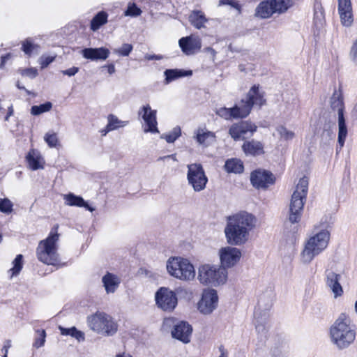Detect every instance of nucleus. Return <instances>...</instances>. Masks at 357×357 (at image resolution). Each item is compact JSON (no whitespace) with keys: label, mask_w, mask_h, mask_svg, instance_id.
Segmentation results:
<instances>
[{"label":"nucleus","mask_w":357,"mask_h":357,"mask_svg":"<svg viewBox=\"0 0 357 357\" xmlns=\"http://www.w3.org/2000/svg\"><path fill=\"white\" fill-rule=\"evenodd\" d=\"M257 218L245 211H241L227 217L225 234L231 245H244L249 239L250 233L257 226Z\"/></svg>","instance_id":"nucleus-1"},{"label":"nucleus","mask_w":357,"mask_h":357,"mask_svg":"<svg viewBox=\"0 0 357 357\" xmlns=\"http://www.w3.org/2000/svg\"><path fill=\"white\" fill-rule=\"evenodd\" d=\"M308 190V180H299L291 196L288 218L284 222V233L289 238H294L300 222Z\"/></svg>","instance_id":"nucleus-2"},{"label":"nucleus","mask_w":357,"mask_h":357,"mask_svg":"<svg viewBox=\"0 0 357 357\" xmlns=\"http://www.w3.org/2000/svg\"><path fill=\"white\" fill-rule=\"evenodd\" d=\"M266 102L264 92L259 90V86L254 85L248 92L245 98L231 108L221 107L217 114L226 120L231 119H243L247 117L254 105L261 107Z\"/></svg>","instance_id":"nucleus-3"},{"label":"nucleus","mask_w":357,"mask_h":357,"mask_svg":"<svg viewBox=\"0 0 357 357\" xmlns=\"http://www.w3.org/2000/svg\"><path fill=\"white\" fill-rule=\"evenodd\" d=\"M348 315L342 313L331 326L330 335L332 342L340 349L347 348L356 338V331L350 326Z\"/></svg>","instance_id":"nucleus-4"},{"label":"nucleus","mask_w":357,"mask_h":357,"mask_svg":"<svg viewBox=\"0 0 357 357\" xmlns=\"http://www.w3.org/2000/svg\"><path fill=\"white\" fill-rule=\"evenodd\" d=\"M58 227V225H55L52 229L47 238L40 241L36 250L38 260L48 265L57 266L59 264L56 245L59 238V234L57 232Z\"/></svg>","instance_id":"nucleus-5"},{"label":"nucleus","mask_w":357,"mask_h":357,"mask_svg":"<svg viewBox=\"0 0 357 357\" xmlns=\"http://www.w3.org/2000/svg\"><path fill=\"white\" fill-rule=\"evenodd\" d=\"M330 233L327 230H321L310 237L304 243L301 253V261L303 264H309L317 256L326 250L328 245Z\"/></svg>","instance_id":"nucleus-6"},{"label":"nucleus","mask_w":357,"mask_h":357,"mask_svg":"<svg viewBox=\"0 0 357 357\" xmlns=\"http://www.w3.org/2000/svg\"><path fill=\"white\" fill-rule=\"evenodd\" d=\"M331 109L337 114L338 137L337 143L341 149L344 144L348 134L347 126L344 117L345 106L343 95L341 91L335 90L330 99Z\"/></svg>","instance_id":"nucleus-7"},{"label":"nucleus","mask_w":357,"mask_h":357,"mask_svg":"<svg viewBox=\"0 0 357 357\" xmlns=\"http://www.w3.org/2000/svg\"><path fill=\"white\" fill-rule=\"evenodd\" d=\"M88 324L91 330L107 336L114 335L118 330L117 323L105 312H97L89 317Z\"/></svg>","instance_id":"nucleus-8"},{"label":"nucleus","mask_w":357,"mask_h":357,"mask_svg":"<svg viewBox=\"0 0 357 357\" xmlns=\"http://www.w3.org/2000/svg\"><path fill=\"white\" fill-rule=\"evenodd\" d=\"M167 270L172 276L182 280H190L195 276L192 264L180 257H170L167 261Z\"/></svg>","instance_id":"nucleus-9"},{"label":"nucleus","mask_w":357,"mask_h":357,"mask_svg":"<svg viewBox=\"0 0 357 357\" xmlns=\"http://www.w3.org/2000/svg\"><path fill=\"white\" fill-rule=\"evenodd\" d=\"M227 271L215 265L204 264L199 268L198 278L202 284L219 285L226 282Z\"/></svg>","instance_id":"nucleus-10"},{"label":"nucleus","mask_w":357,"mask_h":357,"mask_svg":"<svg viewBox=\"0 0 357 357\" xmlns=\"http://www.w3.org/2000/svg\"><path fill=\"white\" fill-rule=\"evenodd\" d=\"M156 305L166 312H172L176 307L178 299L174 291L167 287H160L155 294Z\"/></svg>","instance_id":"nucleus-11"},{"label":"nucleus","mask_w":357,"mask_h":357,"mask_svg":"<svg viewBox=\"0 0 357 357\" xmlns=\"http://www.w3.org/2000/svg\"><path fill=\"white\" fill-rule=\"evenodd\" d=\"M220 268L226 270L235 266L241 257V252L238 248L227 246L220 250Z\"/></svg>","instance_id":"nucleus-12"},{"label":"nucleus","mask_w":357,"mask_h":357,"mask_svg":"<svg viewBox=\"0 0 357 357\" xmlns=\"http://www.w3.org/2000/svg\"><path fill=\"white\" fill-rule=\"evenodd\" d=\"M257 128V127L254 123L250 121H243L232 124L229 129V134L234 140L238 141L243 139L248 133L252 135Z\"/></svg>","instance_id":"nucleus-13"},{"label":"nucleus","mask_w":357,"mask_h":357,"mask_svg":"<svg viewBox=\"0 0 357 357\" xmlns=\"http://www.w3.org/2000/svg\"><path fill=\"white\" fill-rule=\"evenodd\" d=\"M218 296L215 289L205 290L198 303V310L202 314H209L217 307Z\"/></svg>","instance_id":"nucleus-14"},{"label":"nucleus","mask_w":357,"mask_h":357,"mask_svg":"<svg viewBox=\"0 0 357 357\" xmlns=\"http://www.w3.org/2000/svg\"><path fill=\"white\" fill-rule=\"evenodd\" d=\"M156 110L151 109L149 105L143 106L139 112V115H142L143 120L145 122L146 126L144 128L145 132H158L157 128L156 120Z\"/></svg>","instance_id":"nucleus-15"},{"label":"nucleus","mask_w":357,"mask_h":357,"mask_svg":"<svg viewBox=\"0 0 357 357\" xmlns=\"http://www.w3.org/2000/svg\"><path fill=\"white\" fill-rule=\"evenodd\" d=\"M179 46L186 55H192L199 52L202 47L201 39L195 36L181 38L178 41Z\"/></svg>","instance_id":"nucleus-16"},{"label":"nucleus","mask_w":357,"mask_h":357,"mask_svg":"<svg viewBox=\"0 0 357 357\" xmlns=\"http://www.w3.org/2000/svg\"><path fill=\"white\" fill-rule=\"evenodd\" d=\"M326 286L332 291L335 298L343 294V289L340 283L341 275L331 269H326L324 273Z\"/></svg>","instance_id":"nucleus-17"},{"label":"nucleus","mask_w":357,"mask_h":357,"mask_svg":"<svg viewBox=\"0 0 357 357\" xmlns=\"http://www.w3.org/2000/svg\"><path fill=\"white\" fill-rule=\"evenodd\" d=\"M192 332V326L188 322L182 321L174 324L172 335L183 343H188L190 341Z\"/></svg>","instance_id":"nucleus-18"},{"label":"nucleus","mask_w":357,"mask_h":357,"mask_svg":"<svg viewBox=\"0 0 357 357\" xmlns=\"http://www.w3.org/2000/svg\"><path fill=\"white\" fill-rule=\"evenodd\" d=\"M82 55L86 59L91 61L105 60L108 58L110 52L107 48H84L81 52Z\"/></svg>","instance_id":"nucleus-19"},{"label":"nucleus","mask_w":357,"mask_h":357,"mask_svg":"<svg viewBox=\"0 0 357 357\" xmlns=\"http://www.w3.org/2000/svg\"><path fill=\"white\" fill-rule=\"evenodd\" d=\"M26 159L29 168L33 170L43 169L44 167L45 160L38 150H30L26 155Z\"/></svg>","instance_id":"nucleus-20"},{"label":"nucleus","mask_w":357,"mask_h":357,"mask_svg":"<svg viewBox=\"0 0 357 357\" xmlns=\"http://www.w3.org/2000/svg\"><path fill=\"white\" fill-rule=\"evenodd\" d=\"M102 282L107 294H112L116 291L121 283V279L116 275L107 272L102 278Z\"/></svg>","instance_id":"nucleus-21"},{"label":"nucleus","mask_w":357,"mask_h":357,"mask_svg":"<svg viewBox=\"0 0 357 357\" xmlns=\"http://www.w3.org/2000/svg\"><path fill=\"white\" fill-rule=\"evenodd\" d=\"M195 139L200 145L208 146L215 142V134L206 128H198L195 132Z\"/></svg>","instance_id":"nucleus-22"},{"label":"nucleus","mask_w":357,"mask_h":357,"mask_svg":"<svg viewBox=\"0 0 357 357\" xmlns=\"http://www.w3.org/2000/svg\"><path fill=\"white\" fill-rule=\"evenodd\" d=\"M188 20L195 29H202L206 27V23L208 22V19L203 11L194 10L189 15Z\"/></svg>","instance_id":"nucleus-23"},{"label":"nucleus","mask_w":357,"mask_h":357,"mask_svg":"<svg viewBox=\"0 0 357 357\" xmlns=\"http://www.w3.org/2000/svg\"><path fill=\"white\" fill-rule=\"evenodd\" d=\"M242 149L246 155L255 156L264 153L262 143L254 139L245 141L242 145Z\"/></svg>","instance_id":"nucleus-24"},{"label":"nucleus","mask_w":357,"mask_h":357,"mask_svg":"<svg viewBox=\"0 0 357 357\" xmlns=\"http://www.w3.org/2000/svg\"><path fill=\"white\" fill-rule=\"evenodd\" d=\"M63 199L65 200V204L68 206L84 207L91 212L94 211V208L89 206L82 197L75 195L72 192L64 195Z\"/></svg>","instance_id":"nucleus-25"},{"label":"nucleus","mask_w":357,"mask_h":357,"mask_svg":"<svg viewBox=\"0 0 357 357\" xmlns=\"http://www.w3.org/2000/svg\"><path fill=\"white\" fill-rule=\"evenodd\" d=\"M275 13L271 0L261 1L256 8L255 15L261 19L270 17Z\"/></svg>","instance_id":"nucleus-26"},{"label":"nucleus","mask_w":357,"mask_h":357,"mask_svg":"<svg viewBox=\"0 0 357 357\" xmlns=\"http://www.w3.org/2000/svg\"><path fill=\"white\" fill-rule=\"evenodd\" d=\"M165 82L167 84L182 77L190 76L192 70H183L178 69H168L165 71Z\"/></svg>","instance_id":"nucleus-27"},{"label":"nucleus","mask_w":357,"mask_h":357,"mask_svg":"<svg viewBox=\"0 0 357 357\" xmlns=\"http://www.w3.org/2000/svg\"><path fill=\"white\" fill-rule=\"evenodd\" d=\"M341 24L347 28L351 27L354 22L353 8L338 11Z\"/></svg>","instance_id":"nucleus-28"},{"label":"nucleus","mask_w":357,"mask_h":357,"mask_svg":"<svg viewBox=\"0 0 357 357\" xmlns=\"http://www.w3.org/2000/svg\"><path fill=\"white\" fill-rule=\"evenodd\" d=\"M188 169L187 178H207L200 164L194 163L189 165H188Z\"/></svg>","instance_id":"nucleus-29"},{"label":"nucleus","mask_w":357,"mask_h":357,"mask_svg":"<svg viewBox=\"0 0 357 357\" xmlns=\"http://www.w3.org/2000/svg\"><path fill=\"white\" fill-rule=\"evenodd\" d=\"M225 169L228 172L241 173L243 171V165L240 160L231 158L225 162Z\"/></svg>","instance_id":"nucleus-30"},{"label":"nucleus","mask_w":357,"mask_h":357,"mask_svg":"<svg viewBox=\"0 0 357 357\" xmlns=\"http://www.w3.org/2000/svg\"><path fill=\"white\" fill-rule=\"evenodd\" d=\"M275 13H283L294 5L293 0H271Z\"/></svg>","instance_id":"nucleus-31"},{"label":"nucleus","mask_w":357,"mask_h":357,"mask_svg":"<svg viewBox=\"0 0 357 357\" xmlns=\"http://www.w3.org/2000/svg\"><path fill=\"white\" fill-rule=\"evenodd\" d=\"M59 328L63 335H70L79 342L84 340V334L82 331H78L75 326L67 328L59 326Z\"/></svg>","instance_id":"nucleus-32"},{"label":"nucleus","mask_w":357,"mask_h":357,"mask_svg":"<svg viewBox=\"0 0 357 357\" xmlns=\"http://www.w3.org/2000/svg\"><path fill=\"white\" fill-rule=\"evenodd\" d=\"M107 14L101 11L99 12L91 20V29L93 31L98 30L102 25L105 24L107 22Z\"/></svg>","instance_id":"nucleus-33"},{"label":"nucleus","mask_w":357,"mask_h":357,"mask_svg":"<svg viewBox=\"0 0 357 357\" xmlns=\"http://www.w3.org/2000/svg\"><path fill=\"white\" fill-rule=\"evenodd\" d=\"M107 126L108 130H114L119 128H123L126 126L128 121H123L119 120L117 116L114 114H109L107 116Z\"/></svg>","instance_id":"nucleus-34"},{"label":"nucleus","mask_w":357,"mask_h":357,"mask_svg":"<svg viewBox=\"0 0 357 357\" xmlns=\"http://www.w3.org/2000/svg\"><path fill=\"white\" fill-rule=\"evenodd\" d=\"M39 45L33 43L31 38H27L22 43V50L28 56H31L33 53H38Z\"/></svg>","instance_id":"nucleus-35"},{"label":"nucleus","mask_w":357,"mask_h":357,"mask_svg":"<svg viewBox=\"0 0 357 357\" xmlns=\"http://www.w3.org/2000/svg\"><path fill=\"white\" fill-rule=\"evenodd\" d=\"M13 267L9 270L12 272L11 277L17 276L23 267V255L20 254L16 256L13 261Z\"/></svg>","instance_id":"nucleus-36"},{"label":"nucleus","mask_w":357,"mask_h":357,"mask_svg":"<svg viewBox=\"0 0 357 357\" xmlns=\"http://www.w3.org/2000/svg\"><path fill=\"white\" fill-rule=\"evenodd\" d=\"M52 107V104L50 102H47L40 105L32 106L31 109V114L32 115H40L44 112H49Z\"/></svg>","instance_id":"nucleus-37"},{"label":"nucleus","mask_w":357,"mask_h":357,"mask_svg":"<svg viewBox=\"0 0 357 357\" xmlns=\"http://www.w3.org/2000/svg\"><path fill=\"white\" fill-rule=\"evenodd\" d=\"M275 178V176L272 174L271 172L264 169H257L252 172L250 174V178Z\"/></svg>","instance_id":"nucleus-38"},{"label":"nucleus","mask_w":357,"mask_h":357,"mask_svg":"<svg viewBox=\"0 0 357 357\" xmlns=\"http://www.w3.org/2000/svg\"><path fill=\"white\" fill-rule=\"evenodd\" d=\"M275 180H250L251 184L256 189L266 190L271 185H274Z\"/></svg>","instance_id":"nucleus-39"},{"label":"nucleus","mask_w":357,"mask_h":357,"mask_svg":"<svg viewBox=\"0 0 357 357\" xmlns=\"http://www.w3.org/2000/svg\"><path fill=\"white\" fill-rule=\"evenodd\" d=\"M13 204L8 198L0 199V211L9 214L13 211Z\"/></svg>","instance_id":"nucleus-40"},{"label":"nucleus","mask_w":357,"mask_h":357,"mask_svg":"<svg viewBox=\"0 0 357 357\" xmlns=\"http://www.w3.org/2000/svg\"><path fill=\"white\" fill-rule=\"evenodd\" d=\"M133 47L131 44L124 43L119 48L114 50V53L122 56H127L132 51Z\"/></svg>","instance_id":"nucleus-41"},{"label":"nucleus","mask_w":357,"mask_h":357,"mask_svg":"<svg viewBox=\"0 0 357 357\" xmlns=\"http://www.w3.org/2000/svg\"><path fill=\"white\" fill-rule=\"evenodd\" d=\"M44 140L50 147H56L59 143L57 135L54 132H47L44 136Z\"/></svg>","instance_id":"nucleus-42"},{"label":"nucleus","mask_w":357,"mask_h":357,"mask_svg":"<svg viewBox=\"0 0 357 357\" xmlns=\"http://www.w3.org/2000/svg\"><path fill=\"white\" fill-rule=\"evenodd\" d=\"M277 131L282 138L285 140H290L294 137V132L287 130L284 126H280L277 128Z\"/></svg>","instance_id":"nucleus-43"},{"label":"nucleus","mask_w":357,"mask_h":357,"mask_svg":"<svg viewBox=\"0 0 357 357\" xmlns=\"http://www.w3.org/2000/svg\"><path fill=\"white\" fill-rule=\"evenodd\" d=\"M181 135V129L178 127L174 128L169 134L164 135L162 138L165 139L168 143L174 142Z\"/></svg>","instance_id":"nucleus-44"},{"label":"nucleus","mask_w":357,"mask_h":357,"mask_svg":"<svg viewBox=\"0 0 357 357\" xmlns=\"http://www.w3.org/2000/svg\"><path fill=\"white\" fill-rule=\"evenodd\" d=\"M188 184L190 185L193 189L199 192L204 189L208 180H188Z\"/></svg>","instance_id":"nucleus-45"},{"label":"nucleus","mask_w":357,"mask_h":357,"mask_svg":"<svg viewBox=\"0 0 357 357\" xmlns=\"http://www.w3.org/2000/svg\"><path fill=\"white\" fill-rule=\"evenodd\" d=\"M141 13L142 10L135 3L130 4L125 12L126 15L132 17H137L140 15Z\"/></svg>","instance_id":"nucleus-46"},{"label":"nucleus","mask_w":357,"mask_h":357,"mask_svg":"<svg viewBox=\"0 0 357 357\" xmlns=\"http://www.w3.org/2000/svg\"><path fill=\"white\" fill-rule=\"evenodd\" d=\"M337 12L351 9L352 3L351 0H337Z\"/></svg>","instance_id":"nucleus-47"},{"label":"nucleus","mask_w":357,"mask_h":357,"mask_svg":"<svg viewBox=\"0 0 357 357\" xmlns=\"http://www.w3.org/2000/svg\"><path fill=\"white\" fill-rule=\"evenodd\" d=\"M55 59V56H42L39 59V63L42 68H47L49 64L53 62Z\"/></svg>","instance_id":"nucleus-48"},{"label":"nucleus","mask_w":357,"mask_h":357,"mask_svg":"<svg viewBox=\"0 0 357 357\" xmlns=\"http://www.w3.org/2000/svg\"><path fill=\"white\" fill-rule=\"evenodd\" d=\"M46 333L45 330H42L40 336L36 338L35 342L33 344V347L39 348L44 345L45 342Z\"/></svg>","instance_id":"nucleus-49"},{"label":"nucleus","mask_w":357,"mask_h":357,"mask_svg":"<svg viewBox=\"0 0 357 357\" xmlns=\"http://www.w3.org/2000/svg\"><path fill=\"white\" fill-rule=\"evenodd\" d=\"M20 73L23 76H27L31 78H35L38 75V70L34 68L20 70Z\"/></svg>","instance_id":"nucleus-50"},{"label":"nucleus","mask_w":357,"mask_h":357,"mask_svg":"<svg viewBox=\"0 0 357 357\" xmlns=\"http://www.w3.org/2000/svg\"><path fill=\"white\" fill-rule=\"evenodd\" d=\"M223 5H230L231 6L238 10L241 9L240 5L237 2L234 1L233 0H220L219 6Z\"/></svg>","instance_id":"nucleus-51"},{"label":"nucleus","mask_w":357,"mask_h":357,"mask_svg":"<svg viewBox=\"0 0 357 357\" xmlns=\"http://www.w3.org/2000/svg\"><path fill=\"white\" fill-rule=\"evenodd\" d=\"M350 57L352 61L354 62H357V38L354 42L351 51H350Z\"/></svg>","instance_id":"nucleus-52"},{"label":"nucleus","mask_w":357,"mask_h":357,"mask_svg":"<svg viewBox=\"0 0 357 357\" xmlns=\"http://www.w3.org/2000/svg\"><path fill=\"white\" fill-rule=\"evenodd\" d=\"M79 71V68L77 67H73L70 68H68L67 70H63L62 73L63 75H68V76H73Z\"/></svg>","instance_id":"nucleus-53"},{"label":"nucleus","mask_w":357,"mask_h":357,"mask_svg":"<svg viewBox=\"0 0 357 357\" xmlns=\"http://www.w3.org/2000/svg\"><path fill=\"white\" fill-rule=\"evenodd\" d=\"M256 330L259 333H261V335H266V328L265 326L260 323L259 320H257L256 322Z\"/></svg>","instance_id":"nucleus-54"},{"label":"nucleus","mask_w":357,"mask_h":357,"mask_svg":"<svg viewBox=\"0 0 357 357\" xmlns=\"http://www.w3.org/2000/svg\"><path fill=\"white\" fill-rule=\"evenodd\" d=\"M272 357H287V355L285 351H282L279 348H275L273 351Z\"/></svg>","instance_id":"nucleus-55"},{"label":"nucleus","mask_w":357,"mask_h":357,"mask_svg":"<svg viewBox=\"0 0 357 357\" xmlns=\"http://www.w3.org/2000/svg\"><path fill=\"white\" fill-rule=\"evenodd\" d=\"M204 52L210 54V58L212 61L215 60L216 52L212 47H208L204 49Z\"/></svg>","instance_id":"nucleus-56"},{"label":"nucleus","mask_w":357,"mask_h":357,"mask_svg":"<svg viewBox=\"0 0 357 357\" xmlns=\"http://www.w3.org/2000/svg\"><path fill=\"white\" fill-rule=\"evenodd\" d=\"M11 58V54L10 53L8 54H6V55L4 56H1V63H0V68H3L6 62L10 59Z\"/></svg>","instance_id":"nucleus-57"},{"label":"nucleus","mask_w":357,"mask_h":357,"mask_svg":"<svg viewBox=\"0 0 357 357\" xmlns=\"http://www.w3.org/2000/svg\"><path fill=\"white\" fill-rule=\"evenodd\" d=\"M145 59L148 61H151V60H160L162 59V56H160V55H151V54H146L145 56Z\"/></svg>","instance_id":"nucleus-58"},{"label":"nucleus","mask_w":357,"mask_h":357,"mask_svg":"<svg viewBox=\"0 0 357 357\" xmlns=\"http://www.w3.org/2000/svg\"><path fill=\"white\" fill-rule=\"evenodd\" d=\"M11 347V341L8 340L5 342L4 346L3 347V350H4V353H8V349Z\"/></svg>","instance_id":"nucleus-59"},{"label":"nucleus","mask_w":357,"mask_h":357,"mask_svg":"<svg viewBox=\"0 0 357 357\" xmlns=\"http://www.w3.org/2000/svg\"><path fill=\"white\" fill-rule=\"evenodd\" d=\"M8 113H7V115L5 117V121H8V119L10 116H11L13 114V106L10 105L8 107Z\"/></svg>","instance_id":"nucleus-60"},{"label":"nucleus","mask_w":357,"mask_h":357,"mask_svg":"<svg viewBox=\"0 0 357 357\" xmlns=\"http://www.w3.org/2000/svg\"><path fill=\"white\" fill-rule=\"evenodd\" d=\"M107 70H108V73L112 75L113 73H115V67H114V64H109L108 66H107Z\"/></svg>","instance_id":"nucleus-61"},{"label":"nucleus","mask_w":357,"mask_h":357,"mask_svg":"<svg viewBox=\"0 0 357 357\" xmlns=\"http://www.w3.org/2000/svg\"><path fill=\"white\" fill-rule=\"evenodd\" d=\"M110 131H112V130H108V126L107 125L104 129L100 130V133L102 136H105Z\"/></svg>","instance_id":"nucleus-62"},{"label":"nucleus","mask_w":357,"mask_h":357,"mask_svg":"<svg viewBox=\"0 0 357 357\" xmlns=\"http://www.w3.org/2000/svg\"><path fill=\"white\" fill-rule=\"evenodd\" d=\"M220 350L221 354L219 357H227V353L225 351V349L222 347H220Z\"/></svg>","instance_id":"nucleus-63"},{"label":"nucleus","mask_w":357,"mask_h":357,"mask_svg":"<svg viewBox=\"0 0 357 357\" xmlns=\"http://www.w3.org/2000/svg\"><path fill=\"white\" fill-rule=\"evenodd\" d=\"M116 357H132L130 354L126 353L118 354Z\"/></svg>","instance_id":"nucleus-64"}]
</instances>
